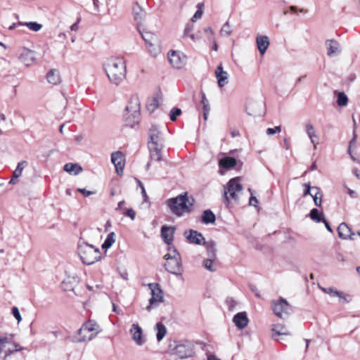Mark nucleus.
Returning a JSON list of instances; mask_svg holds the SVG:
<instances>
[{
    "label": "nucleus",
    "instance_id": "1",
    "mask_svg": "<svg viewBox=\"0 0 360 360\" xmlns=\"http://www.w3.org/2000/svg\"><path fill=\"white\" fill-rule=\"evenodd\" d=\"M103 68L110 82L118 85L126 77L127 66L123 58L110 57L103 64Z\"/></svg>",
    "mask_w": 360,
    "mask_h": 360
},
{
    "label": "nucleus",
    "instance_id": "2",
    "mask_svg": "<svg viewBox=\"0 0 360 360\" xmlns=\"http://www.w3.org/2000/svg\"><path fill=\"white\" fill-rule=\"evenodd\" d=\"M193 201L192 198H188L187 193H184L167 200V205L172 213L180 217L191 212L190 207L193 205Z\"/></svg>",
    "mask_w": 360,
    "mask_h": 360
},
{
    "label": "nucleus",
    "instance_id": "3",
    "mask_svg": "<svg viewBox=\"0 0 360 360\" xmlns=\"http://www.w3.org/2000/svg\"><path fill=\"white\" fill-rule=\"evenodd\" d=\"M141 102L137 95H133L126 106L127 113L125 116V122L127 126L134 127L140 120Z\"/></svg>",
    "mask_w": 360,
    "mask_h": 360
},
{
    "label": "nucleus",
    "instance_id": "4",
    "mask_svg": "<svg viewBox=\"0 0 360 360\" xmlns=\"http://www.w3.org/2000/svg\"><path fill=\"white\" fill-rule=\"evenodd\" d=\"M164 258L167 260L165 267L168 272L176 276L183 274L181 256L174 247H169L168 253L164 256Z\"/></svg>",
    "mask_w": 360,
    "mask_h": 360
},
{
    "label": "nucleus",
    "instance_id": "5",
    "mask_svg": "<svg viewBox=\"0 0 360 360\" xmlns=\"http://www.w3.org/2000/svg\"><path fill=\"white\" fill-rule=\"evenodd\" d=\"M78 255L82 262L87 265H91L98 261L101 258L100 250L84 242L78 244Z\"/></svg>",
    "mask_w": 360,
    "mask_h": 360
},
{
    "label": "nucleus",
    "instance_id": "6",
    "mask_svg": "<svg viewBox=\"0 0 360 360\" xmlns=\"http://www.w3.org/2000/svg\"><path fill=\"white\" fill-rule=\"evenodd\" d=\"M101 328L100 326L94 321L89 320L84 323L82 328L78 330L77 341H89L94 338L100 332Z\"/></svg>",
    "mask_w": 360,
    "mask_h": 360
},
{
    "label": "nucleus",
    "instance_id": "7",
    "mask_svg": "<svg viewBox=\"0 0 360 360\" xmlns=\"http://www.w3.org/2000/svg\"><path fill=\"white\" fill-rule=\"evenodd\" d=\"M151 56L156 57L161 52L160 42L157 34L150 31L140 32Z\"/></svg>",
    "mask_w": 360,
    "mask_h": 360
},
{
    "label": "nucleus",
    "instance_id": "8",
    "mask_svg": "<svg viewBox=\"0 0 360 360\" xmlns=\"http://www.w3.org/2000/svg\"><path fill=\"white\" fill-rule=\"evenodd\" d=\"M271 307L275 315L283 319H286L292 311L290 304L282 297L276 300H272Z\"/></svg>",
    "mask_w": 360,
    "mask_h": 360
},
{
    "label": "nucleus",
    "instance_id": "9",
    "mask_svg": "<svg viewBox=\"0 0 360 360\" xmlns=\"http://www.w3.org/2000/svg\"><path fill=\"white\" fill-rule=\"evenodd\" d=\"M194 345L191 341L184 340L175 345L174 351L180 359H187L194 355Z\"/></svg>",
    "mask_w": 360,
    "mask_h": 360
},
{
    "label": "nucleus",
    "instance_id": "10",
    "mask_svg": "<svg viewBox=\"0 0 360 360\" xmlns=\"http://www.w3.org/2000/svg\"><path fill=\"white\" fill-rule=\"evenodd\" d=\"M148 287L151 290V297L149 300V304L146 307V309L149 311L151 308L158 307L163 302V292L158 283H150Z\"/></svg>",
    "mask_w": 360,
    "mask_h": 360
},
{
    "label": "nucleus",
    "instance_id": "11",
    "mask_svg": "<svg viewBox=\"0 0 360 360\" xmlns=\"http://www.w3.org/2000/svg\"><path fill=\"white\" fill-rule=\"evenodd\" d=\"M243 187L238 182V178L231 179L228 184L227 187L224 191V198L226 201H229V198L234 200H238V194L242 192Z\"/></svg>",
    "mask_w": 360,
    "mask_h": 360
},
{
    "label": "nucleus",
    "instance_id": "12",
    "mask_svg": "<svg viewBox=\"0 0 360 360\" xmlns=\"http://www.w3.org/2000/svg\"><path fill=\"white\" fill-rule=\"evenodd\" d=\"M168 60L173 68L181 69L186 64L187 57L180 51H170L168 53Z\"/></svg>",
    "mask_w": 360,
    "mask_h": 360
},
{
    "label": "nucleus",
    "instance_id": "13",
    "mask_svg": "<svg viewBox=\"0 0 360 360\" xmlns=\"http://www.w3.org/2000/svg\"><path fill=\"white\" fill-rule=\"evenodd\" d=\"M250 116L257 117L264 114V103L262 101H249L245 108Z\"/></svg>",
    "mask_w": 360,
    "mask_h": 360
},
{
    "label": "nucleus",
    "instance_id": "14",
    "mask_svg": "<svg viewBox=\"0 0 360 360\" xmlns=\"http://www.w3.org/2000/svg\"><path fill=\"white\" fill-rule=\"evenodd\" d=\"M18 59L26 66H30L36 61V52L25 46L18 50Z\"/></svg>",
    "mask_w": 360,
    "mask_h": 360
},
{
    "label": "nucleus",
    "instance_id": "15",
    "mask_svg": "<svg viewBox=\"0 0 360 360\" xmlns=\"http://www.w3.org/2000/svg\"><path fill=\"white\" fill-rule=\"evenodd\" d=\"M111 162L115 167L116 172L118 174L123 173L125 159L123 153L120 151L114 152L111 154Z\"/></svg>",
    "mask_w": 360,
    "mask_h": 360
},
{
    "label": "nucleus",
    "instance_id": "16",
    "mask_svg": "<svg viewBox=\"0 0 360 360\" xmlns=\"http://www.w3.org/2000/svg\"><path fill=\"white\" fill-rule=\"evenodd\" d=\"M338 236L342 240H355L356 235L348 225L342 222L338 227Z\"/></svg>",
    "mask_w": 360,
    "mask_h": 360
},
{
    "label": "nucleus",
    "instance_id": "17",
    "mask_svg": "<svg viewBox=\"0 0 360 360\" xmlns=\"http://www.w3.org/2000/svg\"><path fill=\"white\" fill-rule=\"evenodd\" d=\"M129 332L132 340L137 345L141 346L146 342V340L143 338L142 329L138 323H133Z\"/></svg>",
    "mask_w": 360,
    "mask_h": 360
},
{
    "label": "nucleus",
    "instance_id": "18",
    "mask_svg": "<svg viewBox=\"0 0 360 360\" xmlns=\"http://www.w3.org/2000/svg\"><path fill=\"white\" fill-rule=\"evenodd\" d=\"M215 77L217 80L218 86L220 88L224 87L229 82V74L226 71H224L221 65L217 67L215 70Z\"/></svg>",
    "mask_w": 360,
    "mask_h": 360
},
{
    "label": "nucleus",
    "instance_id": "19",
    "mask_svg": "<svg viewBox=\"0 0 360 360\" xmlns=\"http://www.w3.org/2000/svg\"><path fill=\"white\" fill-rule=\"evenodd\" d=\"M149 141L148 144L158 143L159 146H162L163 139L160 131L157 126H152L148 132Z\"/></svg>",
    "mask_w": 360,
    "mask_h": 360
},
{
    "label": "nucleus",
    "instance_id": "20",
    "mask_svg": "<svg viewBox=\"0 0 360 360\" xmlns=\"http://www.w3.org/2000/svg\"><path fill=\"white\" fill-rule=\"evenodd\" d=\"M325 46L327 49V55L332 57L340 52V44L335 39H327L325 41Z\"/></svg>",
    "mask_w": 360,
    "mask_h": 360
},
{
    "label": "nucleus",
    "instance_id": "21",
    "mask_svg": "<svg viewBox=\"0 0 360 360\" xmlns=\"http://www.w3.org/2000/svg\"><path fill=\"white\" fill-rule=\"evenodd\" d=\"M256 44L260 54L263 56L269 46V38L266 35H259L256 37Z\"/></svg>",
    "mask_w": 360,
    "mask_h": 360
},
{
    "label": "nucleus",
    "instance_id": "22",
    "mask_svg": "<svg viewBox=\"0 0 360 360\" xmlns=\"http://www.w3.org/2000/svg\"><path fill=\"white\" fill-rule=\"evenodd\" d=\"M233 321L237 328L243 329L248 326L249 320L245 312H239L233 316Z\"/></svg>",
    "mask_w": 360,
    "mask_h": 360
},
{
    "label": "nucleus",
    "instance_id": "23",
    "mask_svg": "<svg viewBox=\"0 0 360 360\" xmlns=\"http://www.w3.org/2000/svg\"><path fill=\"white\" fill-rule=\"evenodd\" d=\"M162 147L163 146H159L158 143L148 144L151 160L160 161L162 160L161 150Z\"/></svg>",
    "mask_w": 360,
    "mask_h": 360
},
{
    "label": "nucleus",
    "instance_id": "24",
    "mask_svg": "<svg viewBox=\"0 0 360 360\" xmlns=\"http://www.w3.org/2000/svg\"><path fill=\"white\" fill-rule=\"evenodd\" d=\"M174 229L166 225L161 228V236L163 240L168 245H170L173 240Z\"/></svg>",
    "mask_w": 360,
    "mask_h": 360
},
{
    "label": "nucleus",
    "instance_id": "25",
    "mask_svg": "<svg viewBox=\"0 0 360 360\" xmlns=\"http://www.w3.org/2000/svg\"><path fill=\"white\" fill-rule=\"evenodd\" d=\"M185 235L191 243L196 245H200L202 241L205 240L202 233L192 229L189 231L188 235H187V232H185Z\"/></svg>",
    "mask_w": 360,
    "mask_h": 360
},
{
    "label": "nucleus",
    "instance_id": "26",
    "mask_svg": "<svg viewBox=\"0 0 360 360\" xmlns=\"http://www.w3.org/2000/svg\"><path fill=\"white\" fill-rule=\"evenodd\" d=\"M46 79L49 84L57 85L61 82L60 72L58 70L51 69L46 75Z\"/></svg>",
    "mask_w": 360,
    "mask_h": 360
},
{
    "label": "nucleus",
    "instance_id": "27",
    "mask_svg": "<svg viewBox=\"0 0 360 360\" xmlns=\"http://www.w3.org/2000/svg\"><path fill=\"white\" fill-rule=\"evenodd\" d=\"M305 131L311 141V143L314 145V149H316V145L318 144V141H316V139L318 138V136L314 126L310 123L307 124L305 125Z\"/></svg>",
    "mask_w": 360,
    "mask_h": 360
},
{
    "label": "nucleus",
    "instance_id": "28",
    "mask_svg": "<svg viewBox=\"0 0 360 360\" xmlns=\"http://www.w3.org/2000/svg\"><path fill=\"white\" fill-rule=\"evenodd\" d=\"M236 159L233 157H225L221 158L219 162V166L221 168L226 169L234 167L236 165Z\"/></svg>",
    "mask_w": 360,
    "mask_h": 360
},
{
    "label": "nucleus",
    "instance_id": "29",
    "mask_svg": "<svg viewBox=\"0 0 360 360\" xmlns=\"http://www.w3.org/2000/svg\"><path fill=\"white\" fill-rule=\"evenodd\" d=\"M271 330L276 335H291V333L288 331L285 325L281 323L273 324Z\"/></svg>",
    "mask_w": 360,
    "mask_h": 360
},
{
    "label": "nucleus",
    "instance_id": "30",
    "mask_svg": "<svg viewBox=\"0 0 360 360\" xmlns=\"http://www.w3.org/2000/svg\"><path fill=\"white\" fill-rule=\"evenodd\" d=\"M132 13L134 20L138 22H141L145 17V12L137 3L135 4L133 6Z\"/></svg>",
    "mask_w": 360,
    "mask_h": 360
},
{
    "label": "nucleus",
    "instance_id": "31",
    "mask_svg": "<svg viewBox=\"0 0 360 360\" xmlns=\"http://www.w3.org/2000/svg\"><path fill=\"white\" fill-rule=\"evenodd\" d=\"M160 101L158 96L149 98L146 103V109L150 112H153L159 106Z\"/></svg>",
    "mask_w": 360,
    "mask_h": 360
},
{
    "label": "nucleus",
    "instance_id": "32",
    "mask_svg": "<svg viewBox=\"0 0 360 360\" xmlns=\"http://www.w3.org/2000/svg\"><path fill=\"white\" fill-rule=\"evenodd\" d=\"M312 191H314V193L311 194V196L313 198L314 204L318 207H321L322 204L323 194L321 193L320 188L317 186H314L312 188Z\"/></svg>",
    "mask_w": 360,
    "mask_h": 360
},
{
    "label": "nucleus",
    "instance_id": "33",
    "mask_svg": "<svg viewBox=\"0 0 360 360\" xmlns=\"http://www.w3.org/2000/svg\"><path fill=\"white\" fill-rule=\"evenodd\" d=\"M216 220L215 214L210 210H205L202 215V221L204 224H214Z\"/></svg>",
    "mask_w": 360,
    "mask_h": 360
},
{
    "label": "nucleus",
    "instance_id": "34",
    "mask_svg": "<svg viewBox=\"0 0 360 360\" xmlns=\"http://www.w3.org/2000/svg\"><path fill=\"white\" fill-rule=\"evenodd\" d=\"M64 171L74 174H78L80 172H82V169L77 164L74 163H67L63 167Z\"/></svg>",
    "mask_w": 360,
    "mask_h": 360
},
{
    "label": "nucleus",
    "instance_id": "35",
    "mask_svg": "<svg viewBox=\"0 0 360 360\" xmlns=\"http://www.w3.org/2000/svg\"><path fill=\"white\" fill-rule=\"evenodd\" d=\"M208 257L216 259V244L213 240L205 243Z\"/></svg>",
    "mask_w": 360,
    "mask_h": 360
},
{
    "label": "nucleus",
    "instance_id": "36",
    "mask_svg": "<svg viewBox=\"0 0 360 360\" xmlns=\"http://www.w3.org/2000/svg\"><path fill=\"white\" fill-rule=\"evenodd\" d=\"M155 328L157 330V340L158 342L161 341L166 335L167 330L166 327L161 323L156 324Z\"/></svg>",
    "mask_w": 360,
    "mask_h": 360
},
{
    "label": "nucleus",
    "instance_id": "37",
    "mask_svg": "<svg viewBox=\"0 0 360 360\" xmlns=\"http://www.w3.org/2000/svg\"><path fill=\"white\" fill-rule=\"evenodd\" d=\"M20 25H25L33 32H39L42 28V25L37 22H19Z\"/></svg>",
    "mask_w": 360,
    "mask_h": 360
},
{
    "label": "nucleus",
    "instance_id": "38",
    "mask_svg": "<svg viewBox=\"0 0 360 360\" xmlns=\"http://www.w3.org/2000/svg\"><path fill=\"white\" fill-rule=\"evenodd\" d=\"M27 165V162L25 160H22L18 162L15 169L14 170L13 175V178H18L22 175V172L24 168Z\"/></svg>",
    "mask_w": 360,
    "mask_h": 360
},
{
    "label": "nucleus",
    "instance_id": "39",
    "mask_svg": "<svg viewBox=\"0 0 360 360\" xmlns=\"http://www.w3.org/2000/svg\"><path fill=\"white\" fill-rule=\"evenodd\" d=\"M115 233L111 232L108 235L106 239L105 240L104 243H103L102 248L103 249L109 248L110 247L112 246V245L115 243Z\"/></svg>",
    "mask_w": 360,
    "mask_h": 360
},
{
    "label": "nucleus",
    "instance_id": "40",
    "mask_svg": "<svg viewBox=\"0 0 360 360\" xmlns=\"http://www.w3.org/2000/svg\"><path fill=\"white\" fill-rule=\"evenodd\" d=\"M323 215V212L320 213L319 211L316 208H314L310 211V217L313 221L316 222L321 221L323 220L321 218Z\"/></svg>",
    "mask_w": 360,
    "mask_h": 360
},
{
    "label": "nucleus",
    "instance_id": "41",
    "mask_svg": "<svg viewBox=\"0 0 360 360\" xmlns=\"http://www.w3.org/2000/svg\"><path fill=\"white\" fill-rule=\"evenodd\" d=\"M231 32H232V30H231V26L229 25V22H226V23H224L222 27L221 28L220 34L222 37H227L231 35Z\"/></svg>",
    "mask_w": 360,
    "mask_h": 360
},
{
    "label": "nucleus",
    "instance_id": "42",
    "mask_svg": "<svg viewBox=\"0 0 360 360\" xmlns=\"http://www.w3.org/2000/svg\"><path fill=\"white\" fill-rule=\"evenodd\" d=\"M337 103L340 106H345L348 103L347 95L344 92H340L338 96Z\"/></svg>",
    "mask_w": 360,
    "mask_h": 360
},
{
    "label": "nucleus",
    "instance_id": "43",
    "mask_svg": "<svg viewBox=\"0 0 360 360\" xmlns=\"http://www.w3.org/2000/svg\"><path fill=\"white\" fill-rule=\"evenodd\" d=\"M214 259H215L208 257V259L204 260V262H203L204 267L210 271H214L216 270V268L214 265Z\"/></svg>",
    "mask_w": 360,
    "mask_h": 360
},
{
    "label": "nucleus",
    "instance_id": "44",
    "mask_svg": "<svg viewBox=\"0 0 360 360\" xmlns=\"http://www.w3.org/2000/svg\"><path fill=\"white\" fill-rule=\"evenodd\" d=\"M197 8H198V10L196 11V12L195 13V14L193 15V16L192 17V19H191V20L193 22L195 21L198 19L201 18L202 13H203V10H202L203 4H198L197 5Z\"/></svg>",
    "mask_w": 360,
    "mask_h": 360
},
{
    "label": "nucleus",
    "instance_id": "45",
    "mask_svg": "<svg viewBox=\"0 0 360 360\" xmlns=\"http://www.w3.org/2000/svg\"><path fill=\"white\" fill-rule=\"evenodd\" d=\"M321 289H322V290L324 292H326V293H327V294H328V295H331L333 297H335V296H342V291H338L336 289H333L332 288H323Z\"/></svg>",
    "mask_w": 360,
    "mask_h": 360
},
{
    "label": "nucleus",
    "instance_id": "46",
    "mask_svg": "<svg viewBox=\"0 0 360 360\" xmlns=\"http://www.w3.org/2000/svg\"><path fill=\"white\" fill-rule=\"evenodd\" d=\"M193 30V25L191 23L186 24L184 33H183V39H186L188 37H189V35L192 33V31Z\"/></svg>",
    "mask_w": 360,
    "mask_h": 360
},
{
    "label": "nucleus",
    "instance_id": "47",
    "mask_svg": "<svg viewBox=\"0 0 360 360\" xmlns=\"http://www.w3.org/2000/svg\"><path fill=\"white\" fill-rule=\"evenodd\" d=\"M181 114V110L177 108H173L169 112V118L172 121H175L176 117Z\"/></svg>",
    "mask_w": 360,
    "mask_h": 360
},
{
    "label": "nucleus",
    "instance_id": "48",
    "mask_svg": "<svg viewBox=\"0 0 360 360\" xmlns=\"http://www.w3.org/2000/svg\"><path fill=\"white\" fill-rule=\"evenodd\" d=\"M11 343L8 338H0V353L4 348H6Z\"/></svg>",
    "mask_w": 360,
    "mask_h": 360
},
{
    "label": "nucleus",
    "instance_id": "49",
    "mask_svg": "<svg viewBox=\"0 0 360 360\" xmlns=\"http://www.w3.org/2000/svg\"><path fill=\"white\" fill-rule=\"evenodd\" d=\"M281 131V127L277 126L274 128H268L266 131L267 135L272 136L276 133H280Z\"/></svg>",
    "mask_w": 360,
    "mask_h": 360
},
{
    "label": "nucleus",
    "instance_id": "50",
    "mask_svg": "<svg viewBox=\"0 0 360 360\" xmlns=\"http://www.w3.org/2000/svg\"><path fill=\"white\" fill-rule=\"evenodd\" d=\"M204 32L206 34L207 39L209 41H212V39H214V32L212 29L210 27H205L204 29Z\"/></svg>",
    "mask_w": 360,
    "mask_h": 360
},
{
    "label": "nucleus",
    "instance_id": "51",
    "mask_svg": "<svg viewBox=\"0 0 360 360\" xmlns=\"http://www.w3.org/2000/svg\"><path fill=\"white\" fill-rule=\"evenodd\" d=\"M12 314L13 316L18 321V323H20L22 321V317L20 316V311L16 307H13L12 308Z\"/></svg>",
    "mask_w": 360,
    "mask_h": 360
},
{
    "label": "nucleus",
    "instance_id": "52",
    "mask_svg": "<svg viewBox=\"0 0 360 360\" xmlns=\"http://www.w3.org/2000/svg\"><path fill=\"white\" fill-rule=\"evenodd\" d=\"M303 186L305 188V190L303 193V196L305 197L308 195H311V194H312V193L311 191H312L313 187L311 186L310 183L304 184Z\"/></svg>",
    "mask_w": 360,
    "mask_h": 360
},
{
    "label": "nucleus",
    "instance_id": "53",
    "mask_svg": "<svg viewBox=\"0 0 360 360\" xmlns=\"http://www.w3.org/2000/svg\"><path fill=\"white\" fill-rule=\"evenodd\" d=\"M124 214L127 216V217H130L132 220H134L136 217V212H134V210L131 208L130 209H128L126 212L124 213Z\"/></svg>",
    "mask_w": 360,
    "mask_h": 360
},
{
    "label": "nucleus",
    "instance_id": "54",
    "mask_svg": "<svg viewBox=\"0 0 360 360\" xmlns=\"http://www.w3.org/2000/svg\"><path fill=\"white\" fill-rule=\"evenodd\" d=\"M77 191L82 193L84 196H90L91 195L94 194V192L87 191L85 188H78Z\"/></svg>",
    "mask_w": 360,
    "mask_h": 360
},
{
    "label": "nucleus",
    "instance_id": "55",
    "mask_svg": "<svg viewBox=\"0 0 360 360\" xmlns=\"http://www.w3.org/2000/svg\"><path fill=\"white\" fill-rule=\"evenodd\" d=\"M345 188L347 190V193H348V194L349 195V196H350L351 198H356V197H357L356 193L354 191H353V190L350 189V188H348L346 185H345Z\"/></svg>",
    "mask_w": 360,
    "mask_h": 360
},
{
    "label": "nucleus",
    "instance_id": "56",
    "mask_svg": "<svg viewBox=\"0 0 360 360\" xmlns=\"http://www.w3.org/2000/svg\"><path fill=\"white\" fill-rule=\"evenodd\" d=\"M81 18H78L77 22L72 24L70 27V30L74 32H77L79 30V22H80Z\"/></svg>",
    "mask_w": 360,
    "mask_h": 360
},
{
    "label": "nucleus",
    "instance_id": "57",
    "mask_svg": "<svg viewBox=\"0 0 360 360\" xmlns=\"http://www.w3.org/2000/svg\"><path fill=\"white\" fill-rule=\"evenodd\" d=\"M341 300H342L345 302H349L351 301L350 296L349 295H345L342 292V296H338Z\"/></svg>",
    "mask_w": 360,
    "mask_h": 360
},
{
    "label": "nucleus",
    "instance_id": "58",
    "mask_svg": "<svg viewBox=\"0 0 360 360\" xmlns=\"http://www.w3.org/2000/svg\"><path fill=\"white\" fill-rule=\"evenodd\" d=\"M189 38L193 42H195L200 39V35L199 34H191Z\"/></svg>",
    "mask_w": 360,
    "mask_h": 360
},
{
    "label": "nucleus",
    "instance_id": "59",
    "mask_svg": "<svg viewBox=\"0 0 360 360\" xmlns=\"http://www.w3.org/2000/svg\"><path fill=\"white\" fill-rule=\"evenodd\" d=\"M356 135L354 134V137L352 138V139L349 141V149H348V153H350V150H351V147L353 144L355 143V141H356Z\"/></svg>",
    "mask_w": 360,
    "mask_h": 360
},
{
    "label": "nucleus",
    "instance_id": "60",
    "mask_svg": "<svg viewBox=\"0 0 360 360\" xmlns=\"http://www.w3.org/2000/svg\"><path fill=\"white\" fill-rule=\"evenodd\" d=\"M352 173L357 179H360V171L357 168H354Z\"/></svg>",
    "mask_w": 360,
    "mask_h": 360
},
{
    "label": "nucleus",
    "instance_id": "61",
    "mask_svg": "<svg viewBox=\"0 0 360 360\" xmlns=\"http://www.w3.org/2000/svg\"><path fill=\"white\" fill-rule=\"evenodd\" d=\"M258 200L256 197L251 196L250 198V205H255V203H257Z\"/></svg>",
    "mask_w": 360,
    "mask_h": 360
},
{
    "label": "nucleus",
    "instance_id": "62",
    "mask_svg": "<svg viewBox=\"0 0 360 360\" xmlns=\"http://www.w3.org/2000/svg\"><path fill=\"white\" fill-rule=\"evenodd\" d=\"M322 221L324 223L326 228L327 230L330 232H333V229H331L330 226L329 225L328 222L325 219H323Z\"/></svg>",
    "mask_w": 360,
    "mask_h": 360
},
{
    "label": "nucleus",
    "instance_id": "63",
    "mask_svg": "<svg viewBox=\"0 0 360 360\" xmlns=\"http://www.w3.org/2000/svg\"><path fill=\"white\" fill-rule=\"evenodd\" d=\"M201 103H202V105L209 104V102H208L207 99L206 98V96L205 94H203V96L202 97Z\"/></svg>",
    "mask_w": 360,
    "mask_h": 360
},
{
    "label": "nucleus",
    "instance_id": "64",
    "mask_svg": "<svg viewBox=\"0 0 360 360\" xmlns=\"http://www.w3.org/2000/svg\"><path fill=\"white\" fill-rule=\"evenodd\" d=\"M207 360H221L213 354H209L207 356Z\"/></svg>",
    "mask_w": 360,
    "mask_h": 360
}]
</instances>
